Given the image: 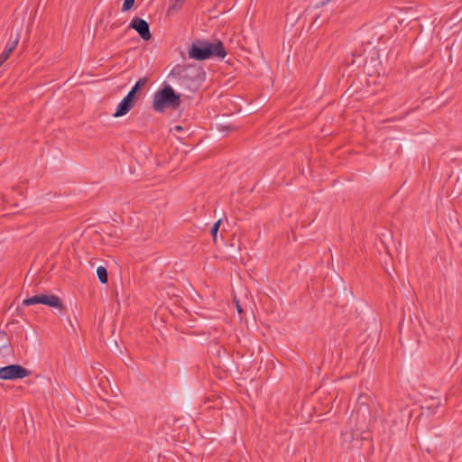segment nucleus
<instances>
[{"label":"nucleus","instance_id":"9","mask_svg":"<svg viewBox=\"0 0 462 462\" xmlns=\"http://www.w3.org/2000/svg\"><path fill=\"white\" fill-rule=\"evenodd\" d=\"M131 96H125L123 100L118 104L113 116L120 117L126 115L135 105V102Z\"/></svg>","mask_w":462,"mask_h":462},{"label":"nucleus","instance_id":"10","mask_svg":"<svg viewBox=\"0 0 462 462\" xmlns=\"http://www.w3.org/2000/svg\"><path fill=\"white\" fill-rule=\"evenodd\" d=\"M17 44L18 37H15L13 41H8L5 50L0 54V66L8 60L10 54L15 50Z\"/></svg>","mask_w":462,"mask_h":462},{"label":"nucleus","instance_id":"6","mask_svg":"<svg viewBox=\"0 0 462 462\" xmlns=\"http://www.w3.org/2000/svg\"><path fill=\"white\" fill-rule=\"evenodd\" d=\"M362 436H366V434L358 432L356 430V428H349V430H346L342 433V442L346 446L347 448H360L363 440H367L368 439H364Z\"/></svg>","mask_w":462,"mask_h":462},{"label":"nucleus","instance_id":"17","mask_svg":"<svg viewBox=\"0 0 462 462\" xmlns=\"http://www.w3.org/2000/svg\"><path fill=\"white\" fill-rule=\"evenodd\" d=\"M185 0H175V3L172 5V8H180L183 5Z\"/></svg>","mask_w":462,"mask_h":462},{"label":"nucleus","instance_id":"2","mask_svg":"<svg viewBox=\"0 0 462 462\" xmlns=\"http://www.w3.org/2000/svg\"><path fill=\"white\" fill-rule=\"evenodd\" d=\"M180 105V97L170 85H164L153 96L152 108L162 113L166 108L177 109Z\"/></svg>","mask_w":462,"mask_h":462},{"label":"nucleus","instance_id":"15","mask_svg":"<svg viewBox=\"0 0 462 462\" xmlns=\"http://www.w3.org/2000/svg\"><path fill=\"white\" fill-rule=\"evenodd\" d=\"M134 1L135 0H125L123 6H122V11L123 12L129 11L134 6Z\"/></svg>","mask_w":462,"mask_h":462},{"label":"nucleus","instance_id":"3","mask_svg":"<svg viewBox=\"0 0 462 462\" xmlns=\"http://www.w3.org/2000/svg\"><path fill=\"white\" fill-rule=\"evenodd\" d=\"M371 420L370 408L363 407L362 410H354L347 422L348 428H356V430L366 434L362 436L364 439H369V423Z\"/></svg>","mask_w":462,"mask_h":462},{"label":"nucleus","instance_id":"5","mask_svg":"<svg viewBox=\"0 0 462 462\" xmlns=\"http://www.w3.org/2000/svg\"><path fill=\"white\" fill-rule=\"evenodd\" d=\"M32 374V371L20 365H9L0 367V379L1 380H17L23 379Z\"/></svg>","mask_w":462,"mask_h":462},{"label":"nucleus","instance_id":"13","mask_svg":"<svg viewBox=\"0 0 462 462\" xmlns=\"http://www.w3.org/2000/svg\"><path fill=\"white\" fill-rule=\"evenodd\" d=\"M97 275L101 283H107L108 275L107 271L104 266H98L97 269Z\"/></svg>","mask_w":462,"mask_h":462},{"label":"nucleus","instance_id":"7","mask_svg":"<svg viewBox=\"0 0 462 462\" xmlns=\"http://www.w3.org/2000/svg\"><path fill=\"white\" fill-rule=\"evenodd\" d=\"M411 416V411L407 408L391 409L388 419L392 426H399L402 429L409 423Z\"/></svg>","mask_w":462,"mask_h":462},{"label":"nucleus","instance_id":"11","mask_svg":"<svg viewBox=\"0 0 462 462\" xmlns=\"http://www.w3.org/2000/svg\"><path fill=\"white\" fill-rule=\"evenodd\" d=\"M147 79L145 78L140 79L134 86L132 88V89L128 92L126 96H131L130 97L133 98L134 101H136L135 94L146 85Z\"/></svg>","mask_w":462,"mask_h":462},{"label":"nucleus","instance_id":"19","mask_svg":"<svg viewBox=\"0 0 462 462\" xmlns=\"http://www.w3.org/2000/svg\"><path fill=\"white\" fill-rule=\"evenodd\" d=\"M174 129H175L176 131L180 132V131H181V130H182V126H180V125H176V126L174 127Z\"/></svg>","mask_w":462,"mask_h":462},{"label":"nucleus","instance_id":"18","mask_svg":"<svg viewBox=\"0 0 462 462\" xmlns=\"http://www.w3.org/2000/svg\"><path fill=\"white\" fill-rule=\"evenodd\" d=\"M235 302H236V307L237 312L239 314H242L243 309H242V306L240 305L239 301L235 300Z\"/></svg>","mask_w":462,"mask_h":462},{"label":"nucleus","instance_id":"14","mask_svg":"<svg viewBox=\"0 0 462 462\" xmlns=\"http://www.w3.org/2000/svg\"><path fill=\"white\" fill-rule=\"evenodd\" d=\"M221 219H218L216 223H214V225L212 226L211 229H210V235L212 236V238H213V242L216 243L217 241V232L219 230V226L221 225Z\"/></svg>","mask_w":462,"mask_h":462},{"label":"nucleus","instance_id":"8","mask_svg":"<svg viewBox=\"0 0 462 462\" xmlns=\"http://www.w3.org/2000/svg\"><path fill=\"white\" fill-rule=\"evenodd\" d=\"M129 28L136 31L139 36L144 41H148L152 38L150 25L145 20L142 18L134 17L129 24Z\"/></svg>","mask_w":462,"mask_h":462},{"label":"nucleus","instance_id":"4","mask_svg":"<svg viewBox=\"0 0 462 462\" xmlns=\"http://www.w3.org/2000/svg\"><path fill=\"white\" fill-rule=\"evenodd\" d=\"M34 304H44L55 309H58L60 310H62L64 309L61 300L54 295H46V294H41L36 295L32 297H29L23 300V306H31Z\"/></svg>","mask_w":462,"mask_h":462},{"label":"nucleus","instance_id":"1","mask_svg":"<svg viewBox=\"0 0 462 462\" xmlns=\"http://www.w3.org/2000/svg\"><path fill=\"white\" fill-rule=\"evenodd\" d=\"M226 51L222 42H209L197 40L189 49V57L195 60H205L211 58L224 59Z\"/></svg>","mask_w":462,"mask_h":462},{"label":"nucleus","instance_id":"12","mask_svg":"<svg viewBox=\"0 0 462 462\" xmlns=\"http://www.w3.org/2000/svg\"><path fill=\"white\" fill-rule=\"evenodd\" d=\"M370 396L361 393L358 396L355 410H362L363 407L369 408Z\"/></svg>","mask_w":462,"mask_h":462},{"label":"nucleus","instance_id":"20","mask_svg":"<svg viewBox=\"0 0 462 462\" xmlns=\"http://www.w3.org/2000/svg\"><path fill=\"white\" fill-rule=\"evenodd\" d=\"M319 17H320V15H319V14H318V15L316 16V18L314 19L313 23H319Z\"/></svg>","mask_w":462,"mask_h":462},{"label":"nucleus","instance_id":"16","mask_svg":"<svg viewBox=\"0 0 462 462\" xmlns=\"http://www.w3.org/2000/svg\"><path fill=\"white\" fill-rule=\"evenodd\" d=\"M125 23V21H116L114 23H111V29H116L119 26H121L122 24H124Z\"/></svg>","mask_w":462,"mask_h":462}]
</instances>
